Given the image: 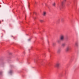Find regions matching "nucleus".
Masks as SVG:
<instances>
[{
    "label": "nucleus",
    "instance_id": "nucleus-6",
    "mask_svg": "<svg viewBox=\"0 0 79 79\" xmlns=\"http://www.w3.org/2000/svg\"><path fill=\"white\" fill-rule=\"evenodd\" d=\"M57 52L58 53H60L61 52V49H59L57 51Z\"/></svg>",
    "mask_w": 79,
    "mask_h": 79
},
{
    "label": "nucleus",
    "instance_id": "nucleus-9",
    "mask_svg": "<svg viewBox=\"0 0 79 79\" xmlns=\"http://www.w3.org/2000/svg\"><path fill=\"white\" fill-rule=\"evenodd\" d=\"M40 23H43V22H44V20H40Z\"/></svg>",
    "mask_w": 79,
    "mask_h": 79
},
{
    "label": "nucleus",
    "instance_id": "nucleus-10",
    "mask_svg": "<svg viewBox=\"0 0 79 79\" xmlns=\"http://www.w3.org/2000/svg\"><path fill=\"white\" fill-rule=\"evenodd\" d=\"M75 45L76 47H77V46H78V44H77V43H76Z\"/></svg>",
    "mask_w": 79,
    "mask_h": 79
},
{
    "label": "nucleus",
    "instance_id": "nucleus-3",
    "mask_svg": "<svg viewBox=\"0 0 79 79\" xmlns=\"http://www.w3.org/2000/svg\"><path fill=\"white\" fill-rule=\"evenodd\" d=\"M60 63H57L55 65V67H56V68H58V67H59L60 66Z\"/></svg>",
    "mask_w": 79,
    "mask_h": 79
},
{
    "label": "nucleus",
    "instance_id": "nucleus-7",
    "mask_svg": "<svg viewBox=\"0 0 79 79\" xmlns=\"http://www.w3.org/2000/svg\"><path fill=\"white\" fill-rule=\"evenodd\" d=\"M52 5H53L54 6H55V5H56V3L55 2H54L52 4Z\"/></svg>",
    "mask_w": 79,
    "mask_h": 79
},
{
    "label": "nucleus",
    "instance_id": "nucleus-8",
    "mask_svg": "<svg viewBox=\"0 0 79 79\" xmlns=\"http://www.w3.org/2000/svg\"><path fill=\"white\" fill-rule=\"evenodd\" d=\"M61 3L62 6H63V5H64V2H61Z\"/></svg>",
    "mask_w": 79,
    "mask_h": 79
},
{
    "label": "nucleus",
    "instance_id": "nucleus-4",
    "mask_svg": "<svg viewBox=\"0 0 79 79\" xmlns=\"http://www.w3.org/2000/svg\"><path fill=\"white\" fill-rule=\"evenodd\" d=\"M65 45H66V44L64 43H62L61 45V46L63 47H65Z\"/></svg>",
    "mask_w": 79,
    "mask_h": 79
},
{
    "label": "nucleus",
    "instance_id": "nucleus-1",
    "mask_svg": "<svg viewBox=\"0 0 79 79\" xmlns=\"http://www.w3.org/2000/svg\"><path fill=\"white\" fill-rule=\"evenodd\" d=\"M60 40H57V41L58 44H60L61 42V41H63L64 40V35H61L60 37Z\"/></svg>",
    "mask_w": 79,
    "mask_h": 79
},
{
    "label": "nucleus",
    "instance_id": "nucleus-5",
    "mask_svg": "<svg viewBox=\"0 0 79 79\" xmlns=\"http://www.w3.org/2000/svg\"><path fill=\"white\" fill-rule=\"evenodd\" d=\"M46 14H47L46 12H44L43 15L44 16H46Z\"/></svg>",
    "mask_w": 79,
    "mask_h": 79
},
{
    "label": "nucleus",
    "instance_id": "nucleus-15",
    "mask_svg": "<svg viewBox=\"0 0 79 79\" xmlns=\"http://www.w3.org/2000/svg\"><path fill=\"white\" fill-rule=\"evenodd\" d=\"M64 1H66V0H64Z\"/></svg>",
    "mask_w": 79,
    "mask_h": 79
},
{
    "label": "nucleus",
    "instance_id": "nucleus-16",
    "mask_svg": "<svg viewBox=\"0 0 79 79\" xmlns=\"http://www.w3.org/2000/svg\"><path fill=\"white\" fill-rule=\"evenodd\" d=\"M11 37H13V36H12Z\"/></svg>",
    "mask_w": 79,
    "mask_h": 79
},
{
    "label": "nucleus",
    "instance_id": "nucleus-14",
    "mask_svg": "<svg viewBox=\"0 0 79 79\" xmlns=\"http://www.w3.org/2000/svg\"><path fill=\"white\" fill-rule=\"evenodd\" d=\"M12 72V71H10V73H11Z\"/></svg>",
    "mask_w": 79,
    "mask_h": 79
},
{
    "label": "nucleus",
    "instance_id": "nucleus-2",
    "mask_svg": "<svg viewBox=\"0 0 79 79\" xmlns=\"http://www.w3.org/2000/svg\"><path fill=\"white\" fill-rule=\"evenodd\" d=\"M71 49V46H68L67 47L66 49V52H68L69 50H70Z\"/></svg>",
    "mask_w": 79,
    "mask_h": 79
},
{
    "label": "nucleus",
    "instance_id": "nucleus-13",
    "mask_svg": "<svg viewBox=\"0 0 79 79\" xmlns=\"http://www.w3.org/2000/svg\"><path fill=\"white\" fill-rule=\"evenodd\" d=\"M31 40V39L30 38L28 40V41H29Z\"/></svg>",
    "mask_w": 79,
    "mask_h": 79
},
{
    "label": "nucleus",
    "instance_id": "nucleus-11",
    "mask_svg": "<svg viewBox=\"0 0 79 79\" xmlns=\"http://www.w3.org/2000/svg\"><path fill=\"white\" fill-rule=\"evenodd\" d=\"M2 74H3V72H0V74L1 75Z\"/></svg>",
    "mask_w": 79,
    "mask_h": 79
},
{
    "label": "nucleus",
    "instance_id": "nucleus-12",
    "mask_svg": "<svg viewBox=\"0 0 79 79\" xmlns=\"http://www.w3.org/2000/svg\"><path fill=\"white\" fill-rule=\"evenodd\" d=\"M52 45H53V46H55V44L53 43Z\"/></svg>",
    "mask_w": 79,
    "mask_h": 79
}]
</instances>
